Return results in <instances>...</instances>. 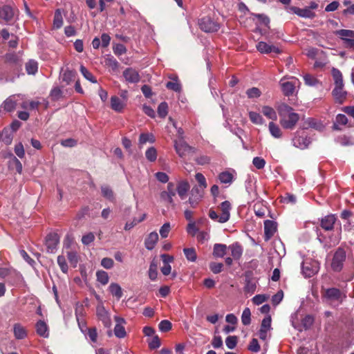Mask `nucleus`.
<instances>
[{"mask_svg": "<svg viewBox=\"0 0 354 354\" xmlns=\"http://www.w3.org/2000/svg\"><path fill=\"white\" fill-rule=\"evenodd\" d=\"M278 111L281 116L280 123L285 129H292L299 120V116L287 104L279 105Z\"/></svg>", "mask_w": 354, "mask_h": 354, "instance_id": "1", "label": "nucleus"}, {"mask_svg": "<svg viewBox=\"0 0 354 354\" xmlns=\"http://www.w3.org/2000/svg\"><path fill=\"white\" fill-rule=\"evenodd\" d=\"M279 84L285 95H291L295 93L296 87L299 86L301 82L298 78L290 76L288 78H281Z\"/></svg>", "mask_w": 354, "mask_h": 354, "instance_id": "2", "label": "nucleus"}, {"mask_svg": "<svg viewBox=\"0 0 354 354\" xmlns=\"http://www.w3.org/2000/svg\"><path fill=\"white\" fill-rule=\"evenodd\" d=\"M319 270V263L314 259H306L302 263L301 271L304 277H313Z\"/></svg>", "mask_w": 354, "mask_h": 354, "instance_id": "3", "label": "nucleus"}, {"mask_svg": "<svg viewBox=\"0 0 354 354\" xmlns=\"http://www.w3.org/2000/svg\"><path fill=\"white\" fill-rule=\"evenodd\" d=\"M174 148L178 156L185 157L194 152L192 147H189L183 138H178L174 141Z\"/></svg>", "mask_w": 354, "mask_h": 354, "instance_id": "4", "label": "nucleus"}, {"mask_svg": "<svg viewBox=\"0 0 354 354\" xmlns=\"http://www.w3.org/2000/svg\"><path fill=\"white\" fill-rule=\"evenodd\" d=\"M198 25L205 32H216L221 28L220 24L215 22L210 17H204L201 19Z\"/></svg>", "mask_w": 354, "mask_h": 354, "instance_id": "5", "label": "nucleus"}, {"mask_svg": "<svg viewBox=\"0 0 354 354\" xmlns=\"http://www.w3.org/2000/svg\"><path fill=\"white\" fill-rule=\"evenodd\" d=\"M335 34L344 41V46L354 48V31L348 29H340Z\"/></svg>", "mask_w": 354, "mask_h": 354, "instance_id": "6", "label": "nucleus"}, {"mask_svg": "<svg viewBox=\"0 0 354 354\" xmlns=\"http://www.w3.org/2000/svg\"><path fill=\"white\" fill-rule=\"evenodd\" d=\"M59 239V236L56 232L49 234L46 236L45 241L46 251L49 252V253H55L57 250Z\"/></svg>", "mask_w": 354, "mask_h": 354, "instance_id": "7", "label": "nucleus"}, {"mask_svg": "<svg viewBox=\"0 0 354 354\" xmlns=\"http://www.w3.org/2000/svg\"><path fill=\"white\" fill-rule=\"evenodd\" d=\"M271 317L266 316L261 322L259 329V337L261 339L266 340L270 336V332L272 329L271 326Z\"/></svg>", "mask_w": 354, "mask_h": 354, "instance_id": "8", "label": "nucleus"}, {"mask_svg": "<svg viewBox=\"0 0 354 354\" xmlns=\"http://www.w3.org/2000/svg\"><path fill=\"white\" fill-rule=\"evenodd\" d=\"M96 313L99 319L103 322L104 325L106 327H111L112 322L110 314L106 311L102 304L97 306Z\"/></svg>", "mask_w": 354, "mask_h": 354, "instance_id": "9", "label": "nucleus"}, {"mask_svg": "<svg viewBox=\"0 0 354 354\" xmlns=\"http://www.w3.org/2000/svg\"><path fill=\"white\" fill-rule=\"evenodd\" d=\"M345 258V251L342 250V249H338L332 260V268L334 270H340L342 268Z\"/></svg>", "mask_w": 354, "mask_h": 354, "instance_id": "10", "label": "nucleus"}, {"mask_svg": "<svg viewBox=\"0 0 354 354\" xmlns=\"http://www.w3.org/2000/svg\"><path fill=\"white\" fill-rule=\"evenodd\" d=\"M116 324L114 328V334L117 337L123 338L127 336V332L124 327L126 320L122 317L115 316Z\"/></svg>", "mask_w": 354, "mask_h": 354, "instance_id": "11", "label": "nucleus"}, {"mask_svg": "<svg viewBox=\"0 0 354 354\" xmlns=\"http://www.w3.org/2000/svg\"><path fill=\"white\" fill-rule=\"evenodd\" d=\"M221 210V214L218 219V221L221 223H225L228 221L230 218V210L232 209V205L229 201H224L220 205Z\"/></svg>", "mask_w": 354, "mask_h": 354, "instance_id": "12", "label": "nucleus"}, {"mask_svg": "<svg viewBox=\"0 0 354 354\" xmlns=\"http://www.w3.org/2000/svg\"><path fill=\"white\" fill-rule=\"evenodd\" d=\"M257 48L261 53H281L282 51L279 46H274V44H267V42L265 41L258 42Z\"/></svg>", "mask_w": 354, "mask_h": 354, "instance_id": "13", "label": "nucleus"}, {"mask_svg": "<svg viewBox=\"0 0 354 354\" xmlns=\"http://www.w3.org/2000/svg\"><path fill=\"white\" fill-rule=\"evenodd\" d=\"M203 196L204 194L198 185L196 187H192L191 190V195L188 199V203H190L192 207H195L199 201L203 198Z\"/></svg>", "mask_w": 354, "mask_h": 354, "instance_id": "14", "label": "nucleus"}, {"mask_svg": "<svg viewBox=\"0 0 354 354\" xmlns=\"http://www.w3.org/2000/svg\"><path fill=\"white\" fill-rule=\"evenodd\" d=\"M290 10L292 12L299 15V17H307V19H313V17H315V12L310 10L308 6H306V8H297V6H292Z\"/></svg>", "mask_w": 354, "mask_h": 354, "instance_id": "15", "label": "nucleus"}, {"mask_svg": "<svg viewBox=\"0 0 354 354\" xmlns=\"http://www.w3.org/2000/svg\"><path fill=\"white\" fill-rule=\"evenodd\" d=\"M190 185L187 180H180L176 185V192L181 199L186 198Z\"/></svg>", "mask_w": 354, "mask_h": 354, "instance_id": "16", "label": "nucleus"}, {"mask_svg": "<svg viewBox=\"0 0 354 354\" xmlns=\"http://www.w3.org/2000/svg\"><path fill=\"white\" fill-rule=\"evenodd\" d=\"M277 228V223L272 221H266L264 222L265 239L268 241L275 233Z\"/></svg>", "mask_w": 354, "mask_h": 354, "instance_id": "17", "label": "nucleus"}, {"mask_svg": "<svg viewBox=\"0 0 354 354\" xmlns=\"http://www.w3.org/2000/svg\"><path fill=\"white\" fill-rule=\"evenodd\" d=\"M123 76L127 82L135 83L140 80V75L138 71L133 68H127L123 72Z\"/></svg>", "mask_w": 354, "mask_h": 354, "instance_id": "18", "label": "nucleus"}, {"mask_svg": "<svg viewBox=\"0 0 354 354\" xmlns=\"http://www.w3.org/2000/svg\"><path fill=\"white\" fill-rule=\"evenodd\" d=\"M35 328L37 333L42 336V337H48L49 329L47 323L45 321L39 320L35 324Z\"/></svg>", "mask_w": 354, "mask_h": 354, "instance_id": "19", "label": "nucleus"}, {"mask_svg": "<svg viewBox=\"0 0 354 354\" xmlns=\"http://www.w3.org/2000/svg\"><path fill=\"white\" fill-rule=\"evenodd\" d=\"M337 220L335 215H327L324 217L321 221V226L324 230H331L334 227V224Z\"/></svg>", "mask_w": 354, "mask_h": 354, "instance_id": "20", "label": "nucleus"}, {"mask_svg": "<svg viewBox=\"0 0 354 354\" xmlns=\"http://www.w3.org/2000/svg\"><path fill=\"white\" fill-rule=\"evenodd\" d=\"M159 236L158 232H151L149 234L145 241V245L147 249L152 250L155 247L158 241Z\"/></svg>", "mask_w": 354, "mask_h": 354, "instance_id": "21", "label": "nucleus"}, {"mask_svg": "<svg viewBox=\"0 0 354 354\" xmlns=\"http://www.w3.org/2000/svg\"><path fill=\"white\" fill-rule=\"evenodd\" d=\"M261 113L266 116L267 118L270 119L272 121L277 120L278 115L273 107L268 106V105H263L261 109Z\"/></svg>", "mask_w": 354, "mask_h": 354, "instance_id": "22", "label": "nucleus"}, {"mask_svg": "<svg viewBox=\"0 0 354 354\" xmlns=\"http://www.w3.org/2000/svg\"><path fill=\"white\" fill-rule=\"evenodd\" d=\"M17 104L16 96H12L8 98L0 107V112L12 111Z\"/></svg>", "mask_w": 354, "mask_h": 354, "instance_id": "23", "label": "nucleus"}, {"mask_svg": "<svg viewBox=\"0 0 354 354\" xmlns=\"http://www.w3.org/2000/svg\"><path fill=\"white\" fill-rule=\"evenodd\" d=\"M111 107L115 111L121 112L125 107V102L121 100V99H120L119 97L112 96L111 97Z\"/></svg>", "mask_w": 354, "mask_h": 354, "instance_id": "24", "label": "nucleus"}, {"mask_svg": "<svg viewBox=\"0 0 354 354\" xmlns=\"http://www.w3.org/2000/svg\"><path fill=\"white\" fill-rule=\"evenodd\" d=\"M155 138L152 133H142L138 139V144L140 147L147 143H153Z\"/></svg>", "mask_w": 354, "mask_h": 354, "instance_id": "25", "label": "nucleus"}, {"mask_svg": "<svg viewBox=\"0 0 354 354\" xmlns=\"http://www.w3.org/2000/svg\"><path fill=\"white\" fill-rule=\"evenodd\" d=\"M14 335L18 339H22V338L26 337L27 336V330L23 325L19 324V323H16L14 325L13 328Z\"/></svg>", "mask_w": 354, "mask_h": 354, "instance_id": "26", "label": "nucleus"}, {"mask_svg": "<svg viewBox=\"0 0 354 354\" xmlns=\"http://www.w3.org/2000/svg\"><path fill=\"white\" fill-rule=\"evenodd\" d=\"M14 15V10L13 8H10V6H3V8L0 9V17L1 19H6V21H10V19H12Z\"/></svg>", "mask_w": 354, "mask_h": 354, "instance_id": "27", "label": "nucleus"}, {"mask_svg": "<svg viewBox=\"0 0 354 354\" xmlns=\"http://www.w3.org/2000/svg\"><path fill=\"white\" fill-rule=\"evenodd\" d=\"M268 129L270 135H272L274 138H281L283 133L282 130L280 128V127L278 126V124H275L274 122V120L272 122H269L268 124Z\"/></svg>", "mask_w": 354, "mask_h": 354, "instance_id": "28", "label": "nucleus"}, {"mask_svg": "<svg viewBox=\"0 0 354 354\" xmlns=\"http://www.w3.org/2000/svg\"><path fill=\"white\" fill-rule=\"evenodd\" d=\"M227 246L225 244H214L213 249V255L215 257H223L225 255Z\"/></svg>", "mask_w": 354, "mask_h": 354, "instance_id": "29", "label": "nucleus"}, {"mask_svg": "<svg viewBox=\"0 0 354 354\" xmlns=\"http://www.w3.org/2000/svg\"><path fill=\"white\" fill-rule=\"evenodd\" d=\"M109 290L112 295L115 296L118 299L122 297V290L120 285L118 284V283H111Z\"/></svg>", "mask_w": 354, "mask_h": 354, "instance_id": "30", "label": "nucleus"}, {"mask_svg": "<svg viewBox=\"0 0 354 354\" xmlns=\"http://www.w3.org/2000/svg\"><path fill=\"white\" fill-rule=\"evenodd\" d=\"M82 310H83L82 307L76 308V312H75L76 313V318H77V320L78 322V326H79L80 330H82V332H85L86 330L87 329V328H86L85 321H84V318H82Z\"/></svg>", "mask_w": 354, "mask_h": 354, "instance_id": "31", "label": "nucleus"}, {"mask_svg": "<svg viewBox=\"0 0 354 354\" xmlns=\"http://www.w3.org/2000/svg\"><path fill=\"white\" fill-rule=\"evenodd\" d=\"M149 277L151 280L155 281L158 277V261L153 259L149 268Z\"/></svg>", "mask_w": 354, "mask_h": 354, "instance_id": "32", "label": "nucleus"}, {"mask_svg": "<svg viewBox=\"0 0 354 354\" xmlns=\"http://www.w3.org/2000/svg\"><path fill=\"white\" fill-rule=\"evenodd\" d=\"M229 248L232 255L235 259H239L242 255L243 249L239 243H234V244L230 245Z\"/></svg>", "mask_w": 354, "mask_h": 354, "instance_id": "33", "label": "nucleus"}, {"mask_svg": "<svg viewBox=\"0 0 354 354\" xmlns=\"http://www.w3.org/2000/svg\"><path fill=\"white\" fill-rule=\"evenodd\" d=\"M249 118L255 124H264L265 120L259 112L249 111Z\"/></svg>", "mask_w": 354, "mask_h": 354, "instance_id": "34", "label": "nucleus"}, {"mask_svg": "<svg viewBox=\"0 0 354 354\" xmlns=\"http://www.w3.org/2000/svg\"><path fill=\"white\" fill-rule=\"evenodd\" d=\"M218 179L221 180V183L230 184L234 180V174L233 173L229 172V171H225L224 172L220 173Z\"/></svg>", "mask_w": 354, "mask_h": 354, "instance_id": "35", "label": "nucleus"}, {"mask_svg": "<svg viewBox=\"0 0 354 354\" xmlns=\"http://www.w3.org/2000/svg\"><path fill=\"white\" fill-rule=\"evenodd\" d=\"M318 238L322 243H324V245L331 247V245H335L337 243H339L341 236H339V234H337V236L333 238H330L329 240H325V239L322 238L321 235H318Z\"/></svg>", "mask_w": 354, "mask_h": 354, "instance_id": "36", "label": "nucleus"}, {"mask_svg": "<svg viewBox=\"0 0 354 354\" xmlns=\"http://www.w3.org/2000/svg\"><path fill=\"white\" fill-rule=\"evenodd\" d=\"M332 75L335 80V86L336 85H338L339 86H340V85H344L342 73L341 71H339V69H337V68H333L332 69Z\"/></svg>", "mask_w": 354, "mask_h": 354, "instance_id": "37", "label": "nucleus"}, {"mask_svg": "<svg viewBox=\"0 0 354 354\" xmlns=\"http://www.w3.org/2000/svg\"><path fill=\"white\" fill-rule=\"evenodd\" d=\"M195 179L197 180L198 185L204 194L205 190L207 187V183L204 175L202 173H196L195 174Z\"/></svg>", "mask_w": 354, "mask_h": 354, "instance_id": "38", "label": "nucleus"}, {"mask_svg": "<svg viewBox=\"0 0 354 354\" xmlns=\"http://www.w3.org/2000/svg\"><path fill=\"white\" fill-rule=\"evenodd\" d=\"M38 63L35 60H29L26 64V69L28 74H35L38 70Z\"/></svg>", "mask_w": 354, "mask_h": 354, "instance_id": "39", "label": "nucleus"}, {"mask_svg": "<svg viewBox=\"0 0 354 354\" xmlns=\"http://www.w3.org/2000/svg\"><path fill=\"white\" fill-rule=\"evenodd\" d=\"M326 296L330 299H339L341 298V292L337 288H329L326 291Z\"/></svg>", "mask_w": 354, "mask_h": 354, "instance_id": "40", "label": "nucleus"}, {"mask_svg": "<svg viewBox=\"0 0 354 354\" xmlns=\"http://www.w3.org/2000/svg\"><path fill=\"white\" fill-rule=\"evenodd\" d=\"M97 280L102 283V285H106L109 281V275L105 271L96 272Z\"/></svg>", "mask_w": 354, "mask_h": 354, "instance_id": "41", "label": "nucleus"}, {"mask_svg": "<svg viewBox=\"0 0 354 354\" xmlns=\"http://www.w3.org/2000/svg\"><path fill=\"white\" fill-rule=\"evenodd\" d=\"M146 158L150 161H155L158 158V152L156 148L155 147H149L147 150L145 151Z\"/></svg>", "mask_w": 354, "mask_h": 354, "instance_id": "42", "label": "nucleus"}, {"mask_svg": "<svg viewBox=\"0 0 354 354\" xmlns=\"http://www.w3.org/2000/svg\"><path fill=\"white\" fill-rule=\"evenodd\" d=\"M304 82L306 85L308 86H315V85L319 84V80H317L315 76L311 75V74H304L303 76Z\"/></svg>", "mask_w": 354, "mask_h": 354, "instance_id": "43", "label": "nucleus"}, {"mask_svg": "<svg viewBox=\"0 0 354 354\" xmlns=\"http://www.w3.org/2000/svg\"><path fill=\"white\" fill-rule=\"evenodd\" d=\"M348 122V118L345 115H337L336 116V120L333 124V129H339V125L340 124H346Z\"/></svg>", "mask_w": 354, "mask_h": 354, "instance_id": "44", "label": "nucleus"}, {"mask_svg": "<svg viewBox=\"0 0 354 354\" xmlns=\"http://www.w3.org/2000/svg\"><path fill=\"white\" fill-rule=\"evenodd\" d=\"M166 86L167 88L171 89L174 91H180L182 86L177 78H174L171 82L167 83Z\"/></svg>", "mask_w": 354, "mask_h": 354, "instance_id": "45", "label": "nucleus"}, {"mask_svg": "<svg viewBox=\"0 0 354 354\" xmlns=\"http://www.w3.org/2000/svg\"><path fill=\"white\" fill-rule=\"evenodd\" d=\"M80 72L82 73L84 78L87 79V80H89V81H91V82H93V83L97 82V80L94 77V75H93L91 72L88 71L86 67L83 66V65H82L80 66Z\"/></svg>", "mask_w": 354, "mask_h": 354, "instance_id": "46", "label": "nucleus"}, {"mask_svg": "<svg viewBox=\"0 0 354 354\" xmlns=\"http://www.w3.org/2000/svg\"><path fill=\"white\" fill-rule=\"evenodd\" d=\"M241 322L243 325H249L251 322V311L249 308H245L242 316H241Z\"/></svg>", "mask_w": 354, "mask_h": 354, "instance_id": "47", "label": "nucleus"}, {"mask_svg": "<svg viewBox=\"0 0 354 354\" xmlns=\"http://www.w3.org/2000/svg\"><path fill=\"white\" fill-rule=\"evenodd\" d=\"M167 189L169 192V203H174V197L176 194V187L174 183H169L167 184Z\"/></svg>", "mask_w": 354, "mask_h": 354, "instance_id": "48", "label": "nucleus"}, {"mask_svg": "<svg viewBox=\"0 0 354 354\" xmlns=\"http://www.w3.org/2000/svg\"><path fill=\"white\" fill-rule=\"evenodd\" d=\"M184 254L189 261H196L197 259L196 252L193 248H185Z\"/></svg>", "mask_w": 354, "mask_h": 354, "instance_id": "49", "label": "nucleus"}, {"mask_svg": "<svg viewBox=\"0 0 354 354\" xmlns=\"http://www.w3.org/2000/svg\"><path fill=\"white\" fill-rule=\"evenodd\" d=\"M147 217L146 214H142V216L139 219H133L132 221H129V223H126L124 229L125 230H130L133 226L136 225V224L139 223V222L143 221Z\"/></svg>", "mask_w": 354, "mask_h": 354, "instance_id": "50", "label": "nucleus"}, {"mask_svg": "<svg viewBox=\"0 0 354 354\" xmlns=\"http://www.w3.org/2000/svg\"><path fill=\"white\" fill-rule=\"evenodd\" d=\"M102 194L103 196L106 197V198L109 199L110 201H113L114 198L113 192L109 187H106V185H103L101 187Z\"/></svg>", "mask_w": 354, "mask_h": 354, "instance_id": "51", "label": "nucleus"}, {"mask_svg": "<svg viewBox=\"0 0 354 354\" xmlns=\"http://www.w3.org/2000/svg\"><path fill=\"white\" fill-rule=\"evenodd\" d=\"M57 263L63 272H67L68 270V266L66 261V257L63 255H59L57 257Z\"/></svg>", "mask_w": 354, "mask_h": 354, "instance_id": "52", "label": "nucleus"}, {"mask_svg": "<svg viewBox=\"0 0 354 354\" xmlns=\"http://www.w3.org/2000/svg\"><path fill=\"white\" fill-rule=\"evenodd\" d=\"M333 93V95L336 97V99L342 100V97H344V96L345 95V91L344 90V86H335Z\"/></svg>", "mask_w": 354, "mask_h": 354, "instance_id": "53", "label": "nucleus"}, {"mask_svg": "<svg viewBox=\"0 0 354 354\" xmlns=\"http://www.w3.org/2000/svg\"><path fill=\"white\" fill-rule=\"evenodd\" d=\"M306 123L308 127H313V129H322L324 127L322 122H318V120H314V118H308L306 120Z\"/></svg>", "mask_w": 354, "mask_h": 354, "instance_id": "54", "label": "nucleus"}, {"mask_svg": "<svg viewBox=\"0 0 354 354\" xmlns=\"http://www.w3.org/2000/svg\"><path fill=\"white\" fill-rule=\"evenodd\" d=\"M158 114L161 117H165L168 114V104L166 102H162L158 106Z\"/></svg>", "mask_w": 354, "mask_h": 354, "instance_id": "55", "label": "nucleus"}, {"mask_svg": "<svg viewBox=\"0 0 354 354\" xmlns=\"http://www.w3.org/2000/svg\"><path fill=\"white\" fill-rule=\"evenodd\" d=\"M225 344L228 348H234L237 344V337L230 335L225 339Z\"/></svg>", "mask_w": 354, "mask_h": 354, "instance_id": "56", "label": "nucleus"}, {"mask_svg": "<svg viewBox=\"0 0 354 354\" xmlns=\"http://www.w3.org/2000/svg\"><path fill=\"white\" fill-rule=\"evenodd\" d=\"M63 24V17L62 12L59 10L55 12L54 17V26L55 28H60Z\"/></svg>", "mask_w": 354, "mask_h": 354, "instance_id": "57", "label": "nucleus"}, {"mask_svg": "<svg viewBox=\"0 0 354 354\" xmlns=\"http://www.w3.org/2000/svg\"><path fill=\"white\" fill-rule=\"evenodd\" d=\"M252 164L257 169H263L266 165V161L264 158H260V156H255L253 158Z\"/></svg>", "mask_w": 354, "mask_h": 354, "instance_id": "58", "label": "nucleus"}, {"mask_svg": "<svg viewBox=\"0 0 354 354\" xmlns=\"http://www.w3.org/2000/svg\"><path fill=\"white\" fill-rule=\"evenodd\" d=\"M246 94L248 97H259L261 94V91L259 88H250L246 91Z\"/></svg>", "mask_w": 354, "mask_h": 354, "instance_id": "59", "label": "nucleus"}, {"mask_svg": "<svg viewBox=\"0 0 354 354\" xmlns=\"http://www.w3.org/2000/svg\"><path fill=\"white\" fill-rule=\"evenodd\" d=\"M158 328L160 331H169L172 328V324L169 320H162L158 324Z\"/></svg>", "mask_w": 354, "mask_h": 354, "instance_id": "60", "label": "nucleus"}, {"mask_svg": "<svg viewBox=\"0 0 354 354\" xmlns=\"http://www.w3.org/2000/svg\"><path fill=\"white\" fill-rule=\"evenodd\" d=\"M169 232H171V225L169 223H166L162 225L160 229V234L161 237H167Z\"/></svg>", "mask_w": 354, "mask_h": 354, "instance_id": "61", "label": "nucleus"}, {"mask_svg": "<svg viewBox=\"0 0 354 354\" xmlns=\"http://www.w3.org/2000/svg\"><path fill=\"white\" fill-rule=\"evenodd\" d=\"M160 346V340L158 335H154L151 339L149 340V347L150 348H157Z\"/></svg>", "mask_w": 354, "mask_h": 354, "instance_id": "62", "label": "nucleus"}, {"mask_svg": "<svg viewBox=\"0 0 354 354\" xmlns=\"http://www.w3.org/2000/svg\"><path fill=\"white\" fill-rule=\"evenodd\" d=\"M223 265L221 263H210L209 268L214 273H218L222 272Z\"/></svg>", "mask_w": 354, "mask_h": 354, "instance_id": "63", "label": "nucleus"}, {"mask_svg": "<svg viewBox=\"0 0 354 354\" xmlns=\"http://www.w3.org/2000/svg\"><path fill=\"white\" fill-rule=\"evenodd\" d=\"M75 76V72L72 71H65L62 74V80L66 83H69Z\"/></svg>", "mask_w": 354, "mask_h": 354, "instance_id": "64", "label": "nucleus"}]
</instances>
